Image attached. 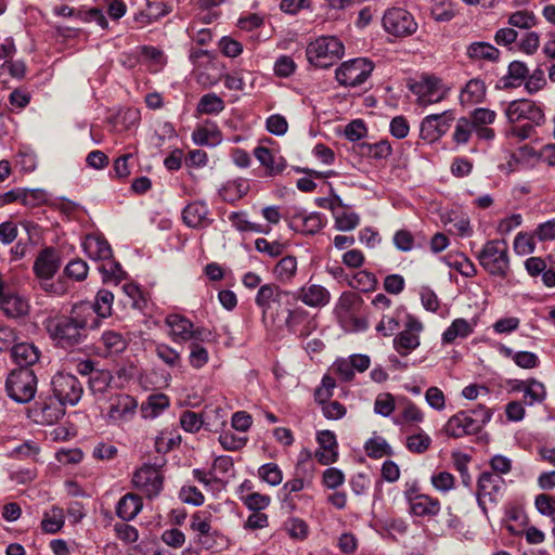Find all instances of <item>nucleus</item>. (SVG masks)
<instances>
[{
  "mask_svg": "<svg viewBox=\"0 0 555 555\" xmlns=\"http://www.w3.org/2000/svg\"><path fill=\"white\" fill-rule=\"evenodd\" d=\"M486 424V410H467L453 415L446 425V431L451 437L477 435Z\"/></svg>",
  "mask_w": 555,
  "mask_h": 555,
  "instance_id": "nucleus-5",
  "label": "nucleus"
},
{
  "mask_svg": "<svg viewBox=\"0 0 555 555\" xmlns=\"http://www.w3.org/2000/svg\"><path fill=\"white\" fill-rule=\"evenodd\" d=\"M266 127L270 133L274 135H283L287 132L288 124L284 116L274 114L267 118Z\"/></svg>",
  "mask_w": 555,
  "mask_h": 555,
  "instance_id": "nucleus-64",
  "label": "nucleus"
},
{
  "mask_svg": "<svg viewBox=\"0 0 555 555\" xmlns=\"http://www.w3.org/2000/svg\"><path fill=\"white\" fill-rule=\"evenodd\" d=\"M101 343L108 354L120 353L127 348L126 338L116 331H105L102 334Z\"/></svg>",
  "mask_w": 555,
  "mask_h": 555,
  "instance_id": "nucleus-39",
  "label": "nucleus"
},
{
  "mask_svg": "<svg viewBox=\"0 0 555 555\" xmlns=\"http://www.w3.org/2000/svg\"><path fill=\"white\" fill-rule=\"evenodd\" d=\"M211 506L203 511H197L191 517L190 528L198 533L199 542L206 548H210L211 545L208 543V538L215 535L217 533L216 530H212L211 519L212 513L210 512Z\"/></svg>",
  "mask_w": 555,
  "mask_h": 555,
  "instance_id": "nucleus-23",
  "label": "nucleus"
},
{
  "mask_svg": "<svg viewBox=\"0 0 555 555\" xmlns=\"http://www.w3.org/2000/svg\"><path fill=\"white\" fill-rule=\"evenodd\" d=\"M85 253L94 260H109L113 251L108 242L98 235H88L82 242Z\"/></svg>",
  "mask_w": 555,
  "mask_h": 555,
  "instance_id": "nucleus-26",
  "label": "nucleus"
},
{
  "mask_svg": "<svg viewBox=\"0 0 555 555\" xmlns=\"http://www.w3.org/2000/svg\"><path fill=\"white\" fill-rule=\"evenodd\" d=\"M508 23L513 27L529 29L537 25V17L529 11H517L509 16Z\"/></svg>",
  "mask_w": 555,
  "mask_h": 555,
  "instance_id": "nucleus-55",
  "label": "nucleus"
},
{
  "mask_svg": "<svg viewBox=\"0 0 555 555\" xmlns=\"http://www.w3.org/2000/svg\"><path fill=\"white\" fill-rule=\"evenodd\" d=\"M114 301V294L108 289H100L96 293L95 301L93 305H88L91 308L92 317L99 321L103 318H108L112 314V304Z\"/></svg>",
  "mask_w": 555,
  "mask_h": 555,
  "instance_id": "nucleus-33",
  "label": "nucleus"
},
{
  "mask_svg": "<svg viewBox=\"0 0 555 555\" xmlns=\"http://www.w3.org/2000/svg\"><path fill=\"white\" fill-rule=\"evenodd\" d=\"M106 262L102 263L99 267V271L102 273L103 282L107 283L114 281L115 283L120 282L126 278V272L122 270L119 262L113 260H105Z\"/></svg>",
  "mask_w": 555,
  "mask_h": 555,
  "instance_id": "nucleus-45",
  "label": "nucleus"
},
{
  "mask_svg": "<svg viewBox=\"0 0 555 555\" xmlns=\"http://www.w3.org/2000/svg\"><path fill=\"white\" fill-rule=\"evenodd\" d=\"M295 298L292 299V305L297 300L302 301L308 307H324L330 302L331 294L322 285L319 284H307L299 288L298 292L294 293Z\"/></svg>",
  "mask_w": 555,
  "mask_h": 555,
  "instance_id": "nucleus-21",
  "label": "nucleus"
},
{
  "mask_svg": "<svg viewBox=\"0 0 555 555\" xmlns=\"http://www.w3.org/2000/svg\"><path fill=\"white\" fill-rule=\"evenodd\" d=\"M61 266V259L53 247L43 248L34 262V272L40 279L50 280Z\"/></svg>",
  "mask_w": 555,
  "mask_h": 555,
  "instance_id": "nucleus-20",
  "label": "nucleus"
},
{
  "mask_svg": "<svg viewBox=\"0 0 555 555\" xmlns=\"http://www.w3.org/2000/svg\"><path fill=\"white\" fill-rule=\"evenodd\" d=\"M529 74V69L524 62L514 61L508 65L507 77L504 78V87L516 86V82L522 81Z\"/></svg>",
  "mask_w": 555,
  "mask_h": 555,
  "instance_id": "nucleus-49",
  "label": "nucleus"
},
{
  "mask_svg": "<svg viewBox=\"0 0 555 555\" xmlns=\"http://www.w3.org/2000/svg\"><path fill=\"white\" fill-rule=\"evenodd\" d=\"M377 284V280L375 275L366 270H361L357 272L352 280L349 282V285L352 288H356L360 292H371L375 289Z\"/></svg>",
  "mask_w": 555,
  "mask_h": 555,
  "instance_id": "nucleus-48",
  "label": "nucleus"
},
{
  "mask_svg": "<svg viewBox=\"0 0 555 555\" xmlns=\"http://www.w3.org/2000/svg\"><path fill=\"white\" fill-rule=\"evenodd\" d=\"M229 220L231 221L232 225L240 232H255L263 234H268L270 232L269 228H264L261 224L249 221L246 218V212L244 211L231 212Z\"/></svg>",
  "mask_w": 555,
  "mask_h": 555,
  "instance_id": "nucleus-37",
  "label": "nucleus"
},
{
  "mask_svg": "<svg viewBox=\"0 0 555 555\" xmlns=\"http://www.w3.org/2000/svg\"><path fill=\"white\" fill-rule=\"evenodd\" d=\"M0 309L5 317L17 319L25 317L29 311V304L26 298L14 293L1 295Z\"/></svg>",
  "mask_w": 555,
  "mask_h": 555,
  "instance_id": "nucleus-25",
  "label": "nucleus"
},
{
  "mask_svg": "<svg viewBox=\"0 0 555 555\" xmlns=\"http://www.w3.org/2000/svg\"><path fill=\"white\" fill-rule=\"evenodd\" d=\"M285 324L291 333L300 338L308 337L317 328L315 320L301 308L289 309Z\"/></svg>",
  "mask_w": 555,
  "mask_h": 555,
  "instance_id": "nucleus-19",
  "label": "nucleus"
},
{
  "mask_svg": "<svg viewBox=\"0 0 555 555\" xmlns=\"http://www.w3.org/2000/svg\"><path fill=\"white\" fill-rule=\"evenodd\" d=\"M345 47L334 36H324L310 42L306 55L310 64L319 68H327L344 56Z\"/></svg>",
  "mask_w": 555,
  "mask_h": 555,
  "instance_id": "nucleus-2",
  "label": "nucleus"
},
{
  "mask_svg": "<svg viewBox=\"0 0 555 555\" xmlns=\"http://www.w3.org/2000/svg\"><path fill=\"white\" fill-rule=\"evenodd\" d=\"M534 234L519 232L514 240V250L517 255L525 256L535 250Z\"/></svg>",
  "mask_w": 555,
  "mask_h": 555,
  "instance_id": "nucleus-51",
  "label": "nucleus"
},
{
  "mask_svg": "<svg viewBox=\"0 0 555 555\" xmlns=\"http://www.w3.org/2000/svg\"><path fill=\"white\" fill-rule=\"evenodd\" d=\"M204 343L205 341L199 339H193L189 345V363L195 370L204 367L209 361V352L204 347Z\"/></svg>",
  "mask_w": 555,
  "mask_h": 555,
  "instance_id": "nucleus-38",
  "label": "nucleus"
},
{
  "mask_svg": "<svg viewBox=\"0 0 555 555\" xmlns=\"http://www.w3.org/2000/svg\"><path fill=\"white\" fill-rule=\"evenodd\" d=\"M411 91L417 96L418 104L423 106L437 103L446 95L440 79L433 76H426L415 81L411 85Z\"/></svg>",
  "mask_w": 555,
  "mask_h": 555,
  "instance_id": "nucleus-15",
  "label": "nucleus"
},
{
  "mask_svg": "<svg viewBox=\"0 0 555 555\" xmlns=\"http://www.w3.org/2000/svg\"><path fill=\"white\" fill-rule=\"evenodd\" d=\"M364 450L371 459H380L392 454L391 447L379 436L369 439L364 444Z\"/></svg>",
  "mask_w": 555,
  "mask_h": 555,
  "instance_id": "nucleus-43",
  "label": "nucleus"
},
{
  "mask_svg": "<svg viewBox=\"0 0 555 555\" xmlns=\"http://www.w3.org/2000/svg\"><path fill=\"white\" fill-rule=\"evenodd\" d=\"M288 225L302 234L313 235L324 227V220L319 212L307 215L302 211H295L289 218Z\"/></svg>",
  "mask_w": 555,
  "mask_h": 555,
  "instance_id": "nucleus-22",
  "label": "nucleus"
},
{
  "mask_svg": "<svg viewBox=\"0 0 555 555\" xmlns=\"http://www.w3.org/2000/svg\"><path fill=\"white\" fill-rule=\"evenodd\" d=\"M508 270L507 243L505 240L488 242V273L504 276Z\"/></svg>",
  "mask_w": 555,
  "mask_h": 555,
  "instance_id": "nucleus-18",
  "label": "nucleus"
},
{
  "mask_svg": "<svg viewBox=\"0 0 555 555\" xmlns=\"http://www.w3.org/2000/svg\"><path fill=\"white\" fill-rule=\"evenodd\" d=\"M182 219L189 228H204L210 224L208 208L201 202L189 204L182 211Z\"/></svg>",
  "mask_w": 555,
  "mask_h": 555,
  "instance_id": "nucleus-28",
  "label": "nucleus"
},
{
  "mask_svg": "<svg viewBox=\"0 0 555 555\" xmlns=\"http://www.w3.org/2000/svg\"><path fill=\"white\" fill-rule=\"evenodd\" d=\"M249 190V184L244 179L228 181L219 191L222 201L234 203L245 196Z\"/></svg>",
  "mask_w": 555,
  "mask_h": 555,
  "instance_id": "nucleus-34",
  "label": "nucleus"
},
{
  "mask_svg": "<svg viewBox=\"0 0 555 555\" xmlns=\"http://www.w3.org/2000/svg\"><path fill=\"white\" fill-rule=\"evenodd\" d=\"M547 85L545 74L541 68H535L526 77L525 89L528 93L534 94L543 90Z\"/></svg>",
  "mask_w": 555,
  "mask_h": 555,
  "instance_id": "nucleus-52",
  "label": "nucleus"
},
{
  "mask_svg": "<svg viewBox=\"0 0 555 555\" xmlns=\"http://www.w3.org/2000/svg\"><path fill=\"white\" fill-rule=\"evenodd\" d=\"M132 482L149 499H153L163 490L164 478L156 467L143 465L133 474Z\"/></svg>",
  "mask_w": 555,
  "mask_h": 555,
  "instance_id": "nucleus-12",
  "label": "nucleus"
},
{
  "mask_svg": "<svg viewBox=\"0 0 555 555\" xmlns=\"http://www.w3.org/2000/svg\"><path fill=\"white\" fill-rule=\"evenodd\" d=\"M534 507L542 516L551 517L555 521V495L540 493L534 498Z\"/></svg>",
  "mask_w": 555,
  "mask_h": 555,
  "instance_id": "nucleus-50",
  "label": "nucleus"
},
{
  "mask_svg": "<svg viewBox=\"0 0 555 555\" xmlns=\"http://www.w3.org/2000/svg\"><path fill=\"white\" fill-rule=\"evenodd\" d=\"M360 217L356 212L343 211L335 216V227L339 231H351L358 227Z\"/></svg>",
  "mask_w": 555,
  "mask_h": 555,
  "instance_id": "nucleus-56",
  "label": "nucleus"
},
{
  "mask_svg": "<svg viewBox=\"0 0 555 555\" xmlns=\"http://www.w3.org/2000/svg\"><path fill=\"white\" fill-rule=\"evenodd\" d=\"M142 500L133 493L125 494L117 503L116 514L125 521L133 519L142 509Z\"/></svg>",
  "mask_w": 555,
  "mask_h": 555,
  "instance_id": "nucleus-32",
  "label": "nucleus"
},
{
  "mask_svg": "<svg viewBox=\"0 0 555 555\" xmlns=\"http://www.w3.org/2000/svg\"><path fill=\"white\" fill-rule=\"evenodd\" d=\"M255 157L258 162L266 167L269 176H275L281 173L285 167L286 163L283 157H275L272 155L271 151L264 146H257L254 151Z\"/></svg>",
  "mask_w": 555,
  "mask_h": 555,
  "instance_id": "nucleus-31",
  "label": "nucleus"
},
{
  "mask_svg": "<svg viewBox=\"0 0 555 555\" xmlns=\"http://www.w3.org/2000/svg\"><path fill=\"white\" fill-rule=\"evenodd\" d=\"M362 149H365L367 156L374 159H385L392 153L391 145L386 140L376 142L374 144H364Z\"/></svg>",
  "mask_w": 555,
  "mask_h": 555,
  "instance_id": "nucleus-59",
  "label": "nucleus"
},
{
  "mask_svg": "<svg viewBox=\"0 0 555 555\" xmlns=\"http://www.w3.org/2000/svg\"><path fill=\"white\" fill-rule=\"evenodd\" d=\"M180 441L181 437L179 435L164 430L155 439V449L159 453H167L173 447L178 446Z\"/></svg>",
  "mask_w": 555,
  "mask_h": 555,
  "instance_id": "nucleus-54",
  "label": "nucleus"
},
{
  "mask_svg": "<svg viewBox=\"0 0 555 555\" xmlns=\"http://www.w3.org/2000/svg\"><path fill=\"white\" fill-rule=\"evenodd\" d=\"M155 353L169 367H181L182 358L179 351L167 344H157Z\"/></svg>",
  "mask_w": 555,
  "mask_h": 555,
  "instance_id": "nucleus-44",
  "label": "nucleus"
},
{
  "mask_svg": "<svg viewBox=\"0 0 555 555\" xmlns=\"http://www.w3.org/2000/svg\"><path fill=\"white\" fill-rule=\"evenodd\" d=\"M219 442L223 449L229 451H236L246 444L247 438L237 436L232 431H223L219 436Z\"/></svg>",
  "mask_w": 555,
  "mask_h": 555,
  "instance_id": "nucleus-62",
  "label": "nucleus"
},
{
  "mask_svg": "<svg viewBox=\"0 0 555 555\" xmlns=\"http://www.w3.org/2000/svg\"><path fill=\"white\" fill-rule=\"evenodd\" d=\"M384 29L397 38L412 36L417 30L414 16L402 8L388 9L383 16Z\"/></svg>",
  "mask_w": 555,
  "mask_h": 555,
  "instance_id": "nucleus-8",
  "label": "nucleus"
},
{
  "mask_svg": "<svg viewBox=\"0 0 555 555\" xmlns=\"http://www.w3.org/2000/svg\"><path fill=\"white\" fill-rule=\"evenodd\" d=\"M137 410L138 401L128 393L115 392L108 397L107 416L114 423L130 422Z\"/></svg>",
  "mask_w": 555,
  "mask_h": 555,
  "instance_id": "nucleus-10",
  "label": "nucleus"
},
{
  "mask_svg": "<svg viewBox=\"0 0 555 555\" xmlns=\"http://www.w3.org/2000/svg\"><path fill=\"white\" fill-rule=\"evenodd\" d=\"M64 512L61 507L53 506L46 511L41 520V529L46 533H56L64 526Z\"/></svg>",
  "mask_w": 555,
  "mask_h": 555,
  "instance_id": "nucleus-36",
  "label": "nucleus"
},
{
  "mask_svg": "<svg viewBox=\"0 0 555 555\" xmlns=\"http://www.w3.org/2000/svg\"><path fill=\"white\" fill-rule=\"evenodd\" d=\"M112 375L108 371H95L89 378V388L93 393L103 392L109 386Z\"/></svg>",
  "mask_w": 555,
  "mask_h": 555,
  "instance_id": "nucleus-58",
  "label": "nucleus"
},
{
  "mask_svg": "<svg viewBox=\"0 0 555 555\" xmlns=\"http://www.w3.org/2000/svg\"><path fill=\"white\" fill-rule=\"evenodd\" d=\"M165 325L169 328L168 336L173 343H186L193 339L212 340V333L208 328L194 327L193 322L182 314H168Z\"/></svg>",
  "mask_w": 555,
  "mask_h": 555,
  "instance_id": "nucleus-4",
  "label": "nucleus"
},
{
  "mask_svg": "<svg viewBox=\"0 0 555 555\" xmlns=\"http://www.w3.org/2000/svg\"><path fill=\"white\" fill-rule=\"evenodd\" d=\"M453 119L449 112L426 116L421 122L420 138L426 143L437 141L450 129Z\"/></svg>",
  "mask_w": 555,
  "mask_h": 555,
  "instance_id": "nucleus-13",
  "label": "nucleus"
},
{
  "mask_svg": "<svg viewBox=\"0 0 555 555\" xmlns=\"http://www.w3.org/2000/svg\"><path fill=\"white\" fill-rule=\"evenodd\" d=\"M431 438L424 431L410 435L406 438V449L415 454L425 453L431 446Z\"/></svg>",
  "mask_w": 555,
  "mask_h": 555,
  "instance_id": "nucleus-47",
  "label": "nucleus"
},
{
  "mask_svg": "<svg viewBox=\"0 0 555 555\" xmlns=\"http://www.w3.org/2000/svg\"><path fill=\"white\" fill-rule=\"evenodd\" d=\"M259 477L271 486H278L283 480V474L275 463H267L260 466Z\"/></svg>",
  "mask_w": 555,
  "mask_h": 555,
  "instance_id": "nucleus-53",
  "label": "nucleus"
},
{
  "mask_svg": "<svg viewBox=\"0 0 555 555\" xmlns=\"http://www.w3.org/2000/svg\"><path fill=\"white\" fill-rule=\"evenodd\" d=\"M53 396L63 403L76 405L83 393V388L78 378L69 373H56L51 380Z\"/></svg>",
  "mask_w": 555,
  "mask_h": 555,
  "instance_id": "nucleus-9",
  "label": "nucleus"
},
{
  "mask_svg": "<svg viewBox=\"0 0 555 555\" xmlns=\"http://www.w3.org/2000/svg\"><path fill=\"white\" fill-rule=\"evenodd\" d=\"M88 264L82 259H74L69 261L64 272L68 278H72L76 281H83L88 275Z\"/></svg>",
  "mask_w": 555,
  "mask_h": 555,
  "instance_id": "nucleus-60",
  "label": "nucleus"
},
{
  "mask_svg": "<svg viewBox=\"0 0 555 555\" xmlns=\"http://www.w3.org/2000/svg\"><path fill=\"white\" fill-rule=\"evenodd\" d=\"M319 450L315 452V457L322 465H328L337 461V441L335 435L330 430L320 431L317 436Z\"/></svg>",
  "mask_w": 555,
  "mask_h": 555,
  "instance_id": "nucleus-24",
  "label": "nucleus"
},
{
  "mask_svg": "<svg viewBox=\"0 0 555 555\" xmlns=\"http://www.w3.org/2000/svg\"><path fill=\"white\" fill-rule=\"evenodd\" d=\"M44 328L55 346L67 349L85 341L89 330L100 327L88 304L75 305L69 314H56L44 321Z\"/></svg>",
  "mask_w": 555,
  "mask_h": 555,
  "instance_id": "nucleus-1",
  "label": "nucleus"
},
{
  "mask_svg": "<svg viewBox=\"0 0 555 555\" xmlns=\"http://www.w3.org/2000/svg\"><path fill=\"white\" fill-rule=\"evenodd\" d=\"M521 385H524L522 392L526 404L533 405L541 403L546 398V389L543 383L530 378L526 380V383H521Z\"/></svg>",
  "mask_w": 555,
  "mask_h": 555,
  "instance_id": "nucleus-35",
  "label": "nucleus"
},
{
  "mask_svg": "<svg viewBox=\"0 0 555 555\" xmlns=\"http://www.w3.org/2000/svg\"><path fill=\"white\" fill-rule=\"evenodd\" d=\"M65 405L55 396L40 398L34 409L37 422L48 425L59 422L65 414Z\"/></svg>",
  "mask_w": 555,
  "mask_h": 555,
  "instance_id": "nucleus-17",
  "label": "nucleus"
},
{
  "mask_svg": "<svg viewBox=\"0 0 555 555\" xmlns=\"http://www.w3.org/2000/svg\"><path fill=\"white\" fill-rule=\"evenodd\" d=\"M169 406V398L165 393L151 395L147 402L142 405L144 417H156L162 411Z\"/></svg>",
  "mask_w": 555,
  "mask_h": 555,
  "instance_id": "nucleus-42",
  "label": "nucleus"
},
{
  "mask_svg": "<svg viewBox=\"0 0 555 555\" xmlns=\"http://www.w3.org/2000/svg\"><path fill=\"white\" fill-rule=\"evenodd\" d=\"M504 113L511 124L528 120V122L542 126L546 120L543 106L529 99H519L509 102Z\"/></svg>",
  "mask_w": 555,
  "mask_h": 555,
  "instance_id": "nucleus-7",
  "label": "nucleus"
},
{
  "mask_svg": "<svg viewBox=\"0 0 555 555\" xmlns=\"http://www.w3.org/2000/svg\"><path fill=\"white\" fill-rule=\"evenodd\" d=\"M40 350L31 343H20L12 347L11 356L21 367L30 369L40 359Z\"/></svg>",
  "mask_w": 555,
  "mask_h": 555,
  "instance_id": "nucleus-27",
  "label": "nucleus"
},
{
  "mask_svg": "<svg viewBox=\"0 0 555 555\" xmlns=\"http://www.w3.org/2000/svg\"><path fill=\"white\" fill-rule=\"evenodd\" d=\"M224 109L223 100L216 93L203 95L197 104V111L201 114H218Z\"/></svg>",
  "mask_w": 555,
  "mask_h": 555,
  "instance_id": "nucleus-46",
  "label": "nucleus"
},
{
  "mask_svg": "<svg viewBox=\"0 0 555 555\" xmlns=\"http://www.w3.org/2000/svg\"><path fill=\"white\" fill-rule=\"evenodd\" d=\"M297 272V259L294 256H285L274 267L273 273L281 282H289Z\"/></svg>",
  "mask_w": 555,
  "mask_h": 555,
  "instance_id": "nucleus-41",
  "label": "nucleus"
},
{
  "mask_svg": "<svg viewBox=\"0 0 555 555\" xmlns=\"http://www.w3.org/2000/svg\"><path fill=\"white\" fill-rule=\"evenodd\" d=\"M473 331L472 325L464 319H456L442 334L446 344H452L457 337L465 338Z\"/></svg>",
  "mask_w": 555,
  "mask_h": 555,
  "instance_id": "nucleus-40",
  "label": "nucleus"
},
{
  "mask_svg": "<svg viewBox=\"0 0 555 555\" xmlns=\"http://www.w3.org/2000/svg\"><path fill=\"white\" fill-rule=\"evenodd\" d=\"M192 139L197 145H214L219 141V132L206 127H199L193 131Z\"/></svg>",
  "mask_w": 555,
  "mask_h": 555,
  "instance_id": "nucleus-61",
  "label": "nucleus"
},
{
  "mask_svg": "<svg viewBox=\"0 0 555 555\" xmlns=\"http://www.w3.org/2000/svg\"><path fill=\"white\" fill-rule=\"evenodd\" d=\"M294 298V292L285 291L273 283H268L259 287L255 297V302L259 308H261L262 320L264 321L266 314L272 302L291 306L292 299Z\"/></svg>",
  "mask_w": 555,
  "mask_h": 555,
  "instance_id": "nucleus-14",
  "label": "nucleus"
},
{
  "mask_svg": "<svg viewBox=\"0 0 555 555\" xmlns=\"http://www.w3.org/2000/svg\"><path fill=\"white\" fill-rule=\"evenodd\" d=\"M181 427L188 433H196L201 429L203 421L201 415L193 411H184L180 416Z\"/></svg>",
  "mask_w": 555,
  "mask_h": 555,
  "instance_id": "nucleus-63",
  "label": "nucleus"
},
{
  "mask_svg": "<svg viewBox=\"0 0 555 555\" xmlns=\"http://www.w3.org/2000/svg\"><path fill=\"white\" fill-rule=\"evenodd\" d=\"M486 83L480 78L470 79L462 89L460 100L463 105L473 106L483 102Z\"/></svg>",
  "mask_w": 555,
  "mask_h": 555,
  "instance_id": "nucleus-30",
  "label": "nucleus"
},
{
  "mask_svg": "<svg viewBox=\"0 0 555 555\" xmlns=\"http://www.w3.org/2000/svg\"><path fill=\"white\" fill-rule=\"evenodd\" d=\"M410 511L417 517L436 516L440 512V502L426 494H418L409 499Z\"/></svg>",
  "mask_w": 555,
  "mask_h": 555,
  "instance_id": "nucleus-29",
  "label": "nucleus"
},
{
  "mask_svg": "<svg viewBox=\"0 0 555 555\" xmlns=\"http://www.w3.org/2000/svg\"><path fill=\"white\" fill-rule=\"evenodd\" d=\"M255 248L257 251L270 257H278L283 254L285 246L279 241L269 242L266 238L259 237L255 241Z\"/></svg>",
  "mask_w": 555,
  "mask_h": 555,
  "instance_id": "nucleus-57",
  "label": "nucleus"
},
{
  "mask_svg": "<svg viewBox=\"0 0 555 555\" xmlns=\"http://www.w3.org/2000/svg\"><path fill=\"white\" fill-rule=\"evenodd\" d=\"M486 108L479 107L473 112L472 120L467 118L459 119L453 134L457 143H466L475 129L480 139H486Z\"/></svg>",
  "mask_w": 555,
  "mask_h": 555,
  "instance_id": "nucleus-16",
  "label": "nucleus"
},
{
  "mask_svg": "<svg viewBox=\"0 0 555 555\" xmlns=\"http://www.w3.org/2000/svg\"><path fill=\"white\" fill-rule=\"evenodd\" d=\"M8 396L18 403L29 402L37 390V376L31 369L20 367L12 371L5 382Z\"/></svg>",
  "mask_w": 555,
  "mask_h": 555,
  "instance_id": "nucleus-3",
  "label": "nucleus"
},
{
  "mask_svg": "<svg viewBox=\"0 0 555 555\" xmlns=\"http://www.w3.org/2000/svg\"><path fill=\"white\" fill-rule=\"evenodd\" d=\"M373 69L370 60L357 57L341 63L335 70V78L340 86L354 88L365 82Z\"/></svg>",
  "mask_w": 555,
  "mask_h": 555,
  "instance_id": "nucleus-6",
  "label": "nucleus"
},
{
  "mask_svg": "<svg viewBox=\"0 0 555 555\" xmlns=\"http://www.w3.org/2000/svg\"><path fill=\"white\" fill-rule=\"evenodd\" d=\"M424 325L413 315H408L404 330L393 339V349L400 356H408L421 345L420 334Z\"/></svg>",
  "mask_w": 555,
  "mask_h": 555,
  "instance_id": "nucleus-11",
  "label": "nucleus"
}]
</instances>
